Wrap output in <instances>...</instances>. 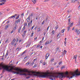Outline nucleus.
I'll return each mask as SVG.
<instances>
[{
	"mask_svg": "<svg viewBox=\"0 0 80 80\" xmlns=\"http://www.w3.org/2000/svg\"><path fill=\"white\" fill-rule=\"evenodd\" d=\"M44 23H45V21H43L42 22V25H43V24H44Z\"/></svg>",
	"mask_w": 80,
	"mask_h": 80,
	"instance_id": "nucleus-49",
	"label": "nucleus"
},
{
	"mask_svg": "<svg viewBox=\"0 0 80 80\" xmlns=\"http://www.w3.org/2000/svg\"><path fill=\"white\" fill-rule=\"evenodd\" d=\"M29 45H30V44H28L27 45V46H26V47H28V46H29Z\"/></svg>",
	"mask_w": 80,
	"mask_h": 80,
	"instance_id": "nucleus-56",
	"label": "nucleus"
},
{
	"mask_svg": "<svg viewBox=\"0 0 80 80\" xmlns=\"http://www.w3.org/2000/svg\"><path fill=\"white\" fill-rule=\"evenodd\" d=\"M36 0H32V2H33V3H35L36 2Z\"/></svg>",
	"mask_w": 80,
	"mask_h": 80,
	"instance_id": "nucleus-19",
	"label": "nucleus"
},
{
	"mask_svg": "<svg viewBox=\"0 0 80 80\" xmlns=\"http://www.w3.org/2000/svg\"><path fill=\"white\" fill-rule=\"evenodd\" d=\"M37 64H35L34 67H35L36 66H37Z\"/></svg>",
	"mask_w": 80,
	"mask_h": 80,
	"instance_id": "nucleus-57",
	"label": "nucleus"
},
{
	"mask_svg": "<svg viewBox=\"0 0 80 80\" xmlns=\"http://www.w3.org/2000/svg\"><path fill=\"white\" fill-rule=\"evenodd\" d=\"M49 56H50V54H49V53H48L47 54L45 57L46 59H47V58H48V57H49Z\"/></svg>",
	"mask_w": 80,
	"mask_h": 80,
	"instance_id": "nucleus-6",
	"label": "nucleus"
},
{
	"mask_svg": "<svg viewBox=\"0 0 80 80\" xmlns=\"http://www.w3.org/2000/svg\"><path fill=\"white\" fill-rule=\"evenodd\" d=\"M30 64V62H28L27 63H26V65H28Z\"/></svg>",
	"mask_w": 80,
	"mask_h": 80,
	"instance_id": "nucleus-31",
	"label": "nucleus"
},
{
	"mask_svg": "<svg viewBox=\"0 0 80 80\" xmlns=\"http://www.w3.org/2000/svg\"><path fill=\"white\" fill-rule=\"evenodd\" d=\"M73 23L72 22L71 23L70 25V27H72L73 26Z\"/></svg>",
	"mask_w": 80,
	"mask_h": 80,
	"instance_id": "nucleus-29",
	"label": "nucleus"
},
{
	"mask_svg": "<svg viewBox=\"0 0 80 80\" xmlns=\"http://www.w3.org/2000/svg\"><path fill=\"white\" fill-rule=\"evenodd\" d=\"M15 42H16V40H15V39H13L12 41L11 42L12 45H13L14 44V43H15Z\"/></svg>",
	"mask_w": 80,
	"mask_h": 80,
	"instance_id": "nucleus-8",
	"label": "nucleus"
},
{
	"mask_svg": "<svg viewBox=\"0 0 80 80\" xmlns=\"http://www.w3.org/2000/svg\"><path fill=\"white\" fill-rule=\"evenodd\" d=\"M42 47H43V46H40V48H42Z\"/></svg>",
	"mask_w": 80,
	"mask_h": 80,
	"instance_id": "nucleus-62",
	"label": "nucleus"
},
{
	"mask_svg": "<svg viewBox=\"0 0 80 80\" xmlns=\"http://www.w3.org/2000/svg\"><path fill=\"white\" fill-rule=\"evenodd\" d=\"M27 33V31H24V35H25V33Z\"/></svg>",
	"mask_w": 80,
	"mask_h": 80,
	"instance_id": "nucleus-42",
	"label": "nucleus"
},
{
	"mask_svg": "<svg viewBox=\"0 0 80 80\" xmlns=\"http://www.w3.org/2000/svg\"><path fill=\"white\" fill-rule=\"evenodd\" d=\"M60 33H58L57 35V37H59V38H60Z\"/></svg>",
	"mask_w": 80,
	"mask_h": 80,
	"instance_id": "nucleus-22",
	"label": "nucleus"
},
{
	"mask_svg": "<svg viewBox=\"0 0 80 80\" xmlns=\"http://www.w3.org/2000/svg\"><path fill=\"white\" fill-rule=\"evenodd\" d=\"M42 42H43V41L41 40L39 42V43H42Z\"/></svg>",
	"mask_w": 80,
	"mask_h": 80,
	"instance_id": "nucleus-36",
	"label": "nucleus"
},
{
	"mask_svg": "<svg viewBox=\"0 0 80 80\" xmlns=\"http://www.w3.org/2000/svg\"><path fill=\"white\" fill-rule=\"evenodd\" d=\"M43 40H44V37H43L42 38V41H43Z\"/></svg>",
	"mask_w": 80,
	"mask_h": 80,
	"instance_id": "nucleus-61",
	"label": "nucleus"
},
{
	"mask_svg": "<svg viewBox=\"0 0 80 80\" xmlns=\"http://www.w3.org/2000/svg\"><path fill=\"white\" fill-rule=\"evenodd\" d=\"M66 40H67V38H65V41L64 42V45L65 46H66V43H67V41H66Z\"/></svg>",
	"mask_w": 80,
	"mask_h": 80,
	"instance_id": "nucleus-12",
	"label": "nucleus"
},
{
	"mask_svg": "<svg viewBox=\"0 0 80 80\" xmlns=\"http://www.w3.org/2000/svg\"><path fill=\"white\" fill-rule=\"evenodd\" d=\"M33 75L35 77H39L41 78H46L47 77L49 78L51 80H53V78H55L56 77L57 73L56 72H33Z\"/></svg>",
	"mask_w": 80,
	"mask_h": 80,
	"instance_id": "nucleus-1",
	"label": "nucleus"
},
{
	"mask_svg": "<svg viewBox=\"0 0 80 80\" xmlns=\"http://www.w3.org/2000/svg\"><path fill=\"white\" fill-rule=\"evenodd\" d=\"M53 67H52L51 68V70H53Z\"/></svg>",
	"mask_w": 80,
	"mask_h": 80,
	"instance_id": "nucleus-52",
	"label": "nucleus"
},
{
	"mask_svg": "<svg viewBox=\"0 0 80 80\" xmlns=\"http://www.w3.org/2000/svg\"><path fill=\"white\" fill-rule=\"evenodd\" d=\"M21 28H20L18 29V33H20V30H21Z\"/></svg>",
	"mask_w": 80,
	"mask_h": 80,
	"instance_id": "nucleus-28",
	"label": "nucleus"
},
{
	"mask_svg": "<svg viewBox=\"0 0 80 80\" xmlns=\"http://www.w3.org/2000/svg\"><path fill=\"white\" fill-rule=\"evenodd\" d=\"M30 78V77H27L26 78Z\"/></svg>",
	"mask_w": 80,
	"mask_h": 80,
	"instance_id": "nucleus-64",
	"label": "nucleus"
},
{
	"mask_svg": "<svg viewBox=\"0 0 80 80\" xmlns=\"http://www.w3.org/2000/svg\"><path fill=\"white\" fill-rule=\"evenodd\" d=\"M33 14H32V13H31V14L29 16H30H30H31V17H32V16H33Z\"/></svg>",
	"mask_w": 80,
	"mask_h": 80,
	"instance_id": "nucleus-46",
	"label": "nucleus"
},
{
	"mask_svg": "<svg viewBox=\"0 0 80 80\" xmlns=\"http://www.w3.org/2000/svg\"><path fill=\"white\" fill-rule=\"evenodd\" d=\"M17 42H15V45H14V46H15H15H16V45H17Z\"/></svg>",
	"mask_w": 80,
	"mask_h": 80,
	"instance_id": "nucleus-53",
	"label": "nucleus"
},
{
	"mask_svg": "<svg viewBox=\"0 0 80 80\" xmlns=\"http://www.w3.org/2000/svg\"><path fill=\"white\" fill-rule=\"evenodd\" d=\"M58 74L59 76V78L60 79L63 78V77H65V76L63 75V73H58Z\"/></svg>",
	"mask_w": 80,
	"mask_h": 80,
	"instance_id": "nucleus-4",
	"label": "nucleus"
},
{
	"mask_svg": "<svg viewBox=\"0 0 80 80\" xmlns=\"http://www.w3.org/2000/svg\"><path fill=\"white\" fill-rule=\"evenodd\" d=\"M24 53H25V51H24L21 54V55H23L24 54Z\"/></svg>",
	"mask_w": 80,
	"mask_h": 80,
	"instance_id": "nucleus-51",
	"label": "nucleus"
},
{
	"mask_svg": "<svg viewBox=\"0 0 80 80\" xmlns=\"http://www.w3.org/2000/svg\"><path fill=\"white\" fill-rule=\"evenodd\" d=\"M65 75H67V77H68V78H72L73 77L72 76H72L71 74H70V72L69 74H68V72H66L65 73Z\"/></svg>",
	"mask_w": 80,
	"mask_h": 80,
	"instance_id": "nucleus-5",
	"label": "nucleus"
},
{
	"mask_svg": "<svg viewBox=\"0 0 80 80\" xmlns=\"http://www.w3.org/2000/svg\"><path fill=\"white\" fill-rule=\"evenodd\" d=\"M50 1V0H45V1H44V2H48Z\"/></svg>",
	"mask_w": 80,
	"mask_h": 80,
	"instance_id": "nucleus-32",
	"label": "nucleus"
},
{
	"mask_svg": "<svg viewBox=\"0 0 80 80\" xmlns=\"http://www.w3.org/2000/svg\"><path fill=\"white\" fill-rule=\"evenodd\" d=\"M70 17H71V16L70 15H69L68 18H70Z\"/></svg>",
	"mask_w": 80,
	"mask_h": 80,
	"instance_id": "nucleus-60",
	"label": "nucleus"
},
{
	"mask_svg": "<svg viewBox=\"0 0 80 80\" xmlns=\"http://www.w3.org/2000/svg\"><path fill=\"white\" fill-rule=\"evenodd\" d=\"M30 20V16H29L27 19V21L28 22Z\"/></svg>",
	"mask_w": 80,
	"mask_h": 80,
	"instance_id": "nucleus-7",
	"label": "nucleus"
},
{
	"mask_svg": "<svg viewBox=\"0 0 80 80\" xmlns=\"http://www.w3.org/2000/svg\"><path fill=\"white\" fill-rule=\"evenodd\" d=\"M32 23V20L30 22H29L28 23V26H30V25Z\"/></svg>",
	"mask_w": 80,
	"mask_h": 80,
	"instance_id": "nucleus-14",
	"label": "nucleus"
},
{
	"mask_svg": "<svg viewBox=\"0 0 80 80\" xmlns=\"http://www.w3.org/2000/svg\"><path fill=\"white\" fill-rule=\"evenodd\" d=\"M37 37L34 38V40L35 41L36 40V39H37Z\"/></svg>",
	"mask_w": 80,
	"mask_h": 80,
	"instance_id": "nucleus-58",
	"label": "nucleus"
},
{
	"mask_svg": "<svg viewBox=\"0 0 80 80\" xmlns=\"http://www.w3.org/2000/svg\"><path fill=\"white\" fill-rule=\"evenodd\" d=\"M21 15L22 16V17H23V13H22Z\"/></svg>",
	"mask_w": 80,
	"mask_h": 80,
	"instance_id": "nucleus-63",
	"label": "nucleus"
},
{
	"mask_svg": "<svg viewBox=\"0 0 80 80\" xmlns=\"http://www.w3.org/2000/svg\"><path fill=\"white\" fill-rule=\"evenodd\" d=\"M70 18H69L68 20V24H70Z\"/></svg>",
	"mask_w": 80,
	"mask_h": 80,
	"instance_id": "nucleus-23",
	"label": "nucleus"
},
{
	"mask_svg": "<svg viewBox=\"0 0 80 80\" xmlns=\"http://www.w3.org/2000/svg\"><path fill=\"white\" fill-rule=\"evenodd\" d=\"M6 2H7L6 0H0V2H1L2 3H5Z\"/></svg>",
	"mask_w": 80,
	"mask_h": 80,
	"instance_id": "nucleus-10",
	"label": "nucleus"
},
{
	"mask_svg": "<svg viewBox=\"0 0 80 80\" xmlns=\"http://www.w3.org/2000/svg\"><path fill=\"white\" fill-rule=\"evenodd\" d=\"M41 31V29H40V28H38V32H40Z\"/></svg>",
	"mask_w": 80,
	"mask_h": 80,
	"instance_id": "nucleus-24",
	"label": "nucleus"
},
{
	"mask_svg": "<svg viewBox=\"0 0 80 80\" xmlns=\"http://www.w3.org/2000/svg\"><path fill=\"white\" fill-rule=\"evenodd\" d=\"M33 35V32H32L31 33V37H32Z\"/></svg>",
	"mask_w": 80,
	"mask_h": 80,
	"instance_id": "nucleus-45",
	"label": "nucleus"
},
{
	"mask_svg": "<svg viewBox=\"0 0 80 80\" xmlns=\"http://www.w3.org/2000/svg\"><path fill=\"white\" fill-rule=\"evenodd\" d=\"M0 67H2L4 70H5L7 72H12V70L13 69V68L9 69V67L7 66H3L2 64H0Z\"/></svg>",
	"mask_w": 80,
	"mask_h": 80,
	"instance_id": "nucleus-3",
	"label": "nucleus"
},
{
	"mask_svg": "<svg viewBox=\"0 0 80 80\" xmlns=\"http://www.w3.org/2000/svg\"><path fill=\"white\" fill-rule=\"evenodd\" d=\"M64 52L65 55V54H66V53H67V51L65 50L64 51Z\"/></svg>",
	"mask_w": 80,
	"mask_h": 80,
	"instance_id": "nucleus-38",
	"label": "nucleus"
},
{
	"mask_svg": "<svg viewBox=\"0 0 80 80\" xmlns=\"http://www.w3.org/2000/svg\"><path fill=\"white\" fill-rule=\"evenodd\" d=\"M5 4V3L2 2V3H0V5H4Z\"/></svg>",
	"mask_w": 80,
	"mask_h": 80,
	"instance_id": "nucleus-30",
	"label": "nucleus"
},
{
	"mask_svg": "<svg viewBox=\"0 0 80 80\" xmlns=\"http://www.w3.org/2000/svg\"><path fill=\"white\" fill-rule=\"evenodd\" d=\"M34 25H33V26L32 27V30H33V28H34Z\"/></svg>",
	"mask_w": 80,
	"mask_h": 80,
	"instance_id": "nucleus-50",
	"label": "nucleus"
},
{
	"mask_svg": "<svg viewBox=\"0 0 80 80\" xmlns=\"http://www.w3.org/2000/svg\"><path fill=\"white\" fill-rule=\"evenodd\" d=\"M49 27H50V26H49L48 27L47 29V31H48V29L49 28Z\"/></svg>",
	"mask_w": 80,
	"mask_h": 80,
	"instance_id": "nucleus-48",
	"label": "nucleus"
},
{
	"mask_svg": "<svg viewBox=\"0 0 80 80\" xmlns=\"http://www.w3.org/2000/svg\"><path fill=\"white\" fill-rule=\"evenodd\" d=\"M25 27L24 26V27L22 28V30H25Z\"/></svg>",
	"mask_w": 80,
	"mask_h": 80,
	"instance_id": "nucleus-34",
	"label": "nucleus"
},
{
	"mask_svg": "<svg viewBox=\"0 0 80 80\" xmlns=\"http://www.w3.org/2000/svg\"><path fill=\"white\" fill-rule=\"evenodd\" d=\"M77 55H76L75 56H74L73 57V59H75L76 61H77Z\"/></svg>",
	"mask_w": 80,
	"mask_h": 80,
	"instance_id": "nucleus-11",
	"label": "nucleus"
},
{
	"mask_svg": "<svg viewBox=\"0 0 80 80\" xmlns=\"http://www.w3.org/2000/svg\"><path fill=\"white\" fill-rule=\"evenodd\" d=\"M9 10H10V9L8 8V9H7V11H9Z\"/></svg>",
	"mask_w": 80,
	"mask_h": 80,
	"instance_id": "nucleus-59",
	"label": "nucleus"
},
{
	"mask_svg": "<svg viewBox=\"0 0 80 80\" xmlns=\"http://www.w3.org/2000/svg\"><path fill=\"white\" fill-rule=\"evenodd\" d=\"M80 30H78V32H77V35H79L80 34Z\"/></svg>",
	"mask_w": 80,
	"mask_h": 80,
	"instance_id": "nucleus-20",
	"label": "nucleus"
},
{
	"mask_svg": "<svg viewBox=\"0 0 80 80\" xmlns=\"http://www.w3.org/2000/svg\"><path fill=\"white\" fill-rule=\"evenodd\" d=\"M54 33H55V31L53 30L52 31V35H53V34H54Z\"/></svg>",
	"mask_w": 80,
	"mask_h": 80,
	"instance_id": "nucleus-33",
	"label": "nucleus"
},
{
	"mask_svg": "<svg viewBox=\"0 0 80 80\" xmlns=\"http://www.w3.org/2000/svg\"><path fill=\"white\" fill-rule=\"evenodd\" d=\"M27 23H25V24H24V27H26V26H27Z\"/></svg>",
	"mask_w": 80,
	"mask_h": 80,
	"instance_id": "nucleus-37",
	"label": "nucleus"
},
{
	"mask_svg": "<svg viewBox=\"0 0 80 80\" xmlns=\"http://www.w3.org/2000/svg\"><path fill=\"white\" fill-rule=\"evenodd\" d=\"M18 18H19V16L16 18V19H18Z\"/></svg>",
	"mask_w": 80,
	"mask_h": 80,
	"instance_id": "nucleus-44",
	"label": "nucleus"
},
{
	"mask_svg": "<svg viewBox=\"0 0 80 80\" xmlns=\"http://www.w3.org/2000/svg\"><path fill=\"white\" fill-rule=\"evenodd\" d=\"M20 22V19H18V20L15 22V24H16V23L17 24L18 23V22Z\"/></svg>",
	"mask_w": 80,
	"mask_h": 80,
	"instance_id": "nucleus-9",
	"label": "nucleus"
},
{
	"mask_svg": "<svg viewBox=\"0 0 80 80\" xmlns=\"http://www.w3.org/2000/svg\"><path fill=\"white\" fill-rule=\"evenodd\" d=\"M13 33V31L12 30L11 32V33Z\"/></svg>",
	"mask_w": 80,
	"mask_h": 80,
	"instance_id": "nucleus-54",
	"label": "nucleus"
},
{
	"mask_svg": "<svg viewBox=\"0 0 80 80\" xmlns=\"http://www.w3.org/2000/svg\"><path fill=\"white\" fill-rule=\"evenodd\" d=\"M8 55V52H7L5 55V57H6V56H7V55Z\"/></svg>",
	"mask_w": 80,
	"mask_h": 80,
	"instance_id": "nucleus-43",
	"label": "nucleus"
},
{
	"mask_svg": "<svg viewBox=\"0 0 80 80\" xmlns=\"http://www.w3.org/2000/svg\"><path fill=\"white\" fill-rule=\"evenodd\" d=\"M8 42V39H6V41H5V43H7Z\"/></svg>",
	"mask_w": 80,
	"mask_h": 80,
	"instance_id": "nucleus-16",
	"label": "nucleus"
},
{
	"mask_svg": "<svg viewBox=\"0 0 80 80\" xmlns=\"http://www.w3.org/2000/svg\"><path fill=\"white\" fill-rule=\"evenodd\" d=\"M47 63L46 62H44L43 63H42L43 65H45V64H46Z\"/></svg>",
	"mask_w": 80,
	"mask_h": 80,
	"instance_id": "nucleus-26",
	"label": "nucleus"
},
{
	"mask_svg": "<svg viewBox=\"0 0 80 80\" xmlns=\"http://www.w3.org/2000/svg\"><path fill=\"white\" fill-rule=\"evenodd\" d=\"M17 25H16L15 27H14L13 28V30H16V29L17 28Z\"/></svg>",
	"mask_w": 80,
	"mask_h": 80,
	"instance_id": "nucleus-17",
	"label": "nucleus"
},
{
	"mask_svg": "<svg viewBox=\"0 0 80 80\" xmlns=\"http://www.w3.org/2000/svg\"><path fill=\"white\" fill-rule=\"evenodd\" d=\"M58 28V26H57L55 27V28H56V29H57Z\"/></svg>",
	"mask_w": 80,
	"mask_h": 80,
	"instance_id": "nucleus-39",
	"label": "nucleus"
},
{
	"mask_svg": "<svg viewBox=\"0 0 80 80\" xmlns=\"http://www.w3.org/2000/svg\"><path fill=\"white\" fill-rule=\"evenodd\" d=\"M37 58L33 60L34 62H35V61H37Z\"/></svg>",
	"mask_w": 80,
	"mask_h": 80,
	"instance_id": "nucleus-40",
	"label": "nucleus"
},
{
	"mask_svg": "<svg viewBox=\"0 0 80 80\" xmlns=\"http://www.w3.org/2000/svg\"><path fill=\"white\" fill-rule=\"evenodd\" d=\"M40 62L41 63H42L43 62V61L42 60H41L40 61Z\"/></svg>",
	"mask_w": 80,
	"mask_h": 80,
	"instance_id": "nucleus-47",
	"label": "nucleus"
},
{
	"mask_svg": "<svg viewBox=\"0 0 80 80\" xmlns=\"http://www.w3.org/2000/svg\"><path fill=\"white\" fill-rule=\"evenodd\" d=\"M62 63V61L58 63L59 65H60V64H61Z\"/></svg>",
	"mask_w": 80,
	"mask_h": 80,
	"instance_id": "nucleus-41",
	"label": "nucleus"
},
{
	"mask_svg": "<svg viewBox=\"0 0 80 80\" xmlns=\"http://www.w3.org/2000/svg\"><path fill=\"white\" fill-rule=\"evenodd\" d=\"M48 43L49 44V43H50V42H46V43H45V45H47V44H48Z\"/></svg>",
	"mask_w": 80,
	"mask_h": 80,
	"instance_id": "nucleus-35",
	"label": "nucleus"
},
{
	"mask_svg": "<svg viewBox=\"0 0 80 80\" xmlns=\"http://www.w3.org/2000/svg\"><path fill=\"white\" fill-rule=\"evenodd\" d=\"M16 16V15L12 16L9 17V18H15Z\"/></svg>",
	"mask_w": 80,
	"mask_h": 80,
	"instance_id": "nucleus-13",
	"label": "nucleus"
},
{
	"mask_svg": "<svg viewBox=\"0 0 80 80\" xmlns=\"http://www.w3.org/2000/svg\"><path fill=\"white\" fill-rule=\"evenodd\" d=\"M65 68V66H63L61 67V69H63V68Z\"/></svg>",
	"mask_w": 80,
	"mask_h": 80,
	"instance_id": "nucleus-25",
	"label": "nucleus"
},
{
	"mask_svg": "<svg viewBox=\"0 0 80 80\" xmlns=\"http://www.w3.org/2000/svg\"><path fill=\"white\" fill-rule=\"evenodd\" d=\"M67 30H68V32L70 30V27H67Z\"/></svg>",
	"mask_w": 80,
	"mask_h": 80,
	"instance_id": "nucleus-15",
	"label": "nucleus"
},
{
	"mask_svg": "<svg viewBox=\"0 0 80 80\" xmlns=\"http://www.w3.org/2000/svg\"><path fill=\"white\" fill-rule=\"evenodd\" d=\"M14 70H16L17 71V72H13L14 73H16V74H19L20 73L21 74V75H30V74H29L30 73V71H28L27 69H24V70H22L21 69H19L18 68H15L14 69ZM24 72H26L27 73H28L29 74H26V73H24Z\"/></svg>",
	"mask_w": 80,
	"mask_h": 80,
	"instance_id": "nucleus-2",
	"label": "nucleus"
},
{
	"mask_svg": "<svg viewBox=\"0 0 80 80\" xmlns=\"http://www.w3.org/2000/svg\"><path fill=\"white\" fill-rule=\"evenodd\" d=\"M74 29H75V28L73 27L72 29V30H74Z\"/></svg>",
	"mask_w": 80,
	"mask_h": 80,
	"instance_id": "nucleus-55",
	"label": "nucleus"
},
{
	"mask_svg": "<svg viewBox=\"0 0 80 80\" xmlns=\"http://www.w3.org/2000/svg\"><path fill=\"white\" fill-rule=\"evenodd\" d=\"M65 29H64L61 30V32L62 33H64V32H65Z\"/></svg>",
	"mask_w": 80,
	"mask_h": 80,
	"instance_id": "nucleus-21",
	"label": "nucleus"
},
{
	"mask_svg": "<svg viewBox=\"0 0 80 80\" xmlns=\"http://www.w3.org/2000/svg\"><path fill=\"white\" fill-rule=\"evenodd\" d=\"M75 32V33H77V32H78V29H76L74 31Z\"/></svg>",
	"mask_w": 80,
	"mask_h": 80,
	"instance_id": "nucleus-27",
	"label": "nucleus"
},
{
	"mask_svg": "<svg viewBox=\"0 0 80 80\" xmlns=\"http://www.w3.org/2000/svg\"><path fill=\"white\" fill-rule=\"evenodd\" d=\"M9 25H7L6 26H5V30H7L8 28V26Z\"/></svg>",
	"mask_w": 80,
	"mask_h": 80,
	"instance_id": "nucleus-18",
	"label": "nucleus"
}]
</instances>
